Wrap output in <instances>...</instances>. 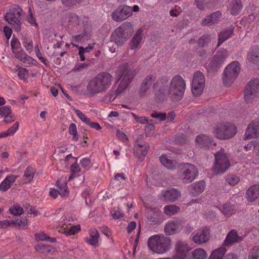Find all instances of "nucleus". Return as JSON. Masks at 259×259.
I'll list each match as a JSON object with an SVG mask.
<instances>
[{
  "label": "nucleus",
  "instance_id": "nucleus-51",
  "mask_svg": "<svg viewBox=\"0 0 259 259\" xmlns=\"http://www.w3.org/2000/svg\"><path fill=\"white\" fill-rule=\"evenodd\" d=\"M79 230H80V226L76 225V226H74L73 227H71L69 229H67L66 230H64V233L67 235L75 234Z\"/></svg>",
  "mask_w": 259,
  "mask_h": 259
},
{
  "label": "nucleus",
  "instance_id": "nucleus-46",
  "mask_svg": "<svg viewBox=\"0 0 259 259\" xmlns=\"http://www.w3.org/2000/svg\"><path fill=\"white\" fill-rule=\"evenodd\" d=\"M28 71L26 68L20 67L18 68V76L19 78L23 80H25L28 76Z\"/></svg>",
  "mask_w": 259,
  "mask_h": 259
},
{
  "label": "nucleus",
  "instance_id": "nucleus-63",
  "mask_svg": "<svg viewBox=\"0 0 259 259\" xmlns=\"http://www.w3.org/2000/svg\"><path fill=\"white\" fill-rule=\"evenodd\" d=\"M89 64L86 63H82L79 65H77L74 67L73 70L75 71H78L82 69L87 68Z\"/></svg>",
  "mask_w": 259,
  "mask_h": 259
},
{
  "label": "nucleus",
  "instance_id": "nucleus-6",
  "mask_svg": "<svg viewBox=\"0 0 259 259\" xmlns=\"http://www.w3.org/2000/svg\"><path fill=\"white\" fill-rule=\"evenodd\" d=\"M214 155V165L212 171L215 175L223 174L230 166L229 154L226 153L224 149H221Z\"/></svg>",
  "mask_w": 259,
  "mask_h": 259
},
{
  "label": "nucleus",
  "instance_id": "nucleus-17",
  "mask_svg": "<svg viewBox=\"0 0 259 259\" xmlns=\"http://www.w3.org/2000/svg\"><path fill=\"white\" fill-rule=\"evenodd\" d=\"M62 178L58 180L56 182V185L59 188V190L55 189H51L49 194L50 195L55 199L60 194L62 197H65L69 194V191L67 185V183L65 181L61 183Z\"/></svg>",
  "mask_w": 259,
  "mask_h": 259
},
{
  "label": "nucleus",
  "instance_id": "nucleus-50",
  "mask_svg": "<svg viewBox=\"0 0 259 259\" xmlns=\"http://www.w3.org/2000/svg\"><path fill=\"white\" fill-rule=\"evenodd\" d=\"M75 112L77 114L78 117L83 122L88 124L89 123V121L90 120L89 118L87 117L85 115H84L83 113H82L80 110L78 109L74 110Z\"/></svg>",
  "mask_w": 259,
  "mask_h": 259
},
{
  "label": "nucleus",
  "instance_id": "nucleus-56",
  "mask_svg": "<svg viewBox=\"0 0 259 259\" xmlns=\"http://www.w3.org/2000/svg\"><path fill=\"white\" fill-rule=\"evenodd\" d=\"M16 222L14 221H8V220H4L0 221V229L5 228L10 226V225L12 224L16 223Z\"/></svg>",
  "mask_w": 259,
  "mask_h": 259
},
{
  "label": "nucleus",
  "instance_id": "nucleus-8",
  "mask_svg": "<svg viewBox=\"0 0 259 259\" xmlns=\"http://www.w3.org/2000/svg\"><path fill=\"white\" fill-rule=\"evenodd\" d=\"M236 132V127L234 125L227 123L218 125L214 134L219 139L226 140L233 138Z\"/></svg>",
  "mask_w": 259,
  "mask_h": 259
},
{
  "label": "nucleus",
  "instance_id": "nucleus-38",
  "mask_svg": "<svg viewBox=\"0 0 259 259\" xmlns=\"http://www.w3.org/2000/svg\"><path fill=\"white\" fill-rule=\"evenodd\" d=\"M210 41V36L204 34L201 36L197 40V43L199 47L204 48L208 45Z\"/></svg>",
  "mask_w": 259,
  "mask_h": 259
},
{
  "label": "nucleus",
  "instance_id": "nucleus-49",
  "mask_svg": "<svg viewBox=\"0 0 259 259\" xmlns=\"http://www.w3.org/2000/svg\"><path fill=\"white\" fill-rule=\"evenodd\" d=\"M151 116L152 118L159 119L160 121H164L166 118V114L165 113H158L156 111H154L151 114Z\"/></svg>",
  "mask_w": 259,
  "mask_h": 259
},
{
  "label": "nucleus",
  "instance_id": "nucleus-19",
  "mask_svg": "<svg viewBox=\"0 0 259 259\" xmlns=\"http://www.w3.org/2000/svg\"><path fill=\"white\" fill-rule=\"evenodd\" d=\"M259 137V122L257 121H251L248 125L245 134L244 139H250Z\"/></svg>",
  "mask_w": 259,
  "mask_h": 259
},
{
  "label": "nucleus",
  "instance_id": "nucleus-15",
  "mask_svg": "<svg viewBox=\"0 0 259 259\" xmlns=\"http://www.w3.org/2000/svg\"><path fill=\"white\" fill-rule=\"evenodd\" d=\"M210 237V230L208 227L205 226L198 230L193 237L192 240L196 244H201L208 241Z\"/></svg>",
  "mask_w": 259,
  "mask_h": 259
},
{
  "label": "nucleus",
  "instance_id": "nucleus-61",
  "mask_svg": "<svg viewBox=\"0 0 259 259\" xmlns=\"http://www.w3.org/2000/svg\"><path fill=\"white\" fill-rule=\"evenodd\" d=\"M39 249L41 250L44 252H47L49 253L51 251L52 247L50 245H39L38 246Z\"/></svg>",
  "mask_w": 259,
  "mask_h": 259
},
{
  "label": "nucleus",
  "instance_id": "nucleus-16",
  "mask_svg": "<svg viewBox=\"0 0 259 259\" xmlns=\"http://www.w3.org/2000/svg\"><path fill=\"white\" fill-rule=\"evenodd\" d=\"M141 135L140 137L138 138L136 144L134 145V154L138 157V158L142 161L147 154L150 146L147 143L140 142L139 140L141 139Z\"/></svg>",
  "mask_w": 259,
  "mask_h": 259
},
{
  "label": "nucleus",
  "instance_id": "nucleus-9",
  "mask_svg": "<svg viewBox=\"0 0 259 259\" xmlns=\"http://www.w3.org/2000/svg\"><path fill=\"white\" fill-rule=\"evenodd\" d=\"M240 71L239 64L237 62H233L228 65L225 69L223 78L225 85H230L237 77Z\"/></svg>",
  "mask_w": 259,
  "mask_h": 259
},
{
  "label": "nucleus",
  "instance_id": "nucleus-37",
  "mask_svg": "<svg viewBox=\"0 0 259 259\" xmlns=\"http://www.w3.org/2000/svg\"><path fill=\"white\" fill-rule=\"evenodd\" d=\"M35 170L31 166L27 167L24 174V180L26 183L30 182L34 177Z\"/></svg>",
  "mask_w": 259,
  "mask_h": 259
},
{
  "label": "nucleus",
  "instance_id": "nucleus-13",
  "mask_svg": "<svg viewBox=\"0 0 259 259\" xmlns=\"http://www.w3.org/2000/svg\"><path fill=\"white\" fill-rule=\"evenodd\" d=\"M228 55L227 50L225 49H220L209 63V65L210 69L213 71H217L224 63Z\"/></svg>",
  "mask_w": 259,
  "mask_h": 259
},
{
  "label": "nucleus",
  "instance_id": "nucleus-59",
  "mask_svg": "<svg viewBox=\"0 0 259 259\" xmlns=\"http://www.w3.org/2000/svg\"><path fill=\"white\" fill-rule=\"evenodd\" d=\"M19 124V122L17 121L13 126H12L7 130L10 135L15 133L16 132L18 128Z\"/></svg>",
  "mask_w": 259,
  "mask_h": 259
},
{
  "label": "nucleus",
  "instance_id": "nucleus-30",
  "mask_svg": "<svg viewBox=\"0 0 259 259\" xmlns=\"http://www.w3.org/2000/svg\"><path fill=\"white\" fill-rule=\"evenodd\" d=\"M233 28H229L220 32L218 35V44L217 47L228 39L233 34Z\"/></svg>",
  "mask_w": 259,
  "mask_h": 259
},
{
  "label": "nucleus",
  "instance_id": "nucleus-3",
  "mask_svg": "<svg viewBox=\"0 0 259 259\" xmlns=\"http://www.w3.org/2000/svg\"><path fill=\"white\" fill-rule=\"evenodd\" d=\"M147 245L150 250L157 254H163L171 248V240L163 234L155 235L149 238Z\"/></svg>",
  "mask_w": 259,
  "mask_h": 259
},
{
  "label": "nucleus",
  "instance_id": "nucleus-14",
  "mask_svg": "<svg viewBox=\"0 0 259 259\" xmlns=\"http://www.w3.org/2000/svg\"><path fill=\"white\" fill-rule=\"evenodd\" d=\"M131 7L127 6H120L112 14L113 20L116 22L122 21L132 15Z\"/></svg>",
  "mask_w": 259,
  "mask_h": 259
},
{
  "label": "nucleus",
  "instance_id": "nucleus-32",
  "mask_svg": "<svg viewBox=\"0 0 259 259\" xmlns=\"http://www.w3.org/2000/svg\"><path fill=\"white\" fill-rule=\"evenodd\" d=\"M179 228V224L174 222L171 221L167 223L164 227V232L167 235H172L176 233Z\"/></svg>",
  "mask_w": 259,
  "mask_h": 259
},
{
  "label": "nucleus",
  "instance_id": "nucleus-22",
  "mask_svg": "<svg viewBox=\"0 0 259 259\" xmlns=\"http://www.w3.org/2000/svg\"><path fill=\"white\" fill-rule=\"evenodd\" d=\"M241 240V238L238 236L237 232L235 230H232L227 235L223 245L224 246H231L234 243L240 242Z\"/></svg>",
  "mask_w": 259,
  "mask_h": 259
},
{
  "label": "nucleus",
  "instance_id": "nucleus-62",
  "mask_svg": "<svg viewBox=\"0 0 259 259\" xmlns=\"http://www.w3.org/2000/svg\"><path fill=\"white\" fill-rule=\"evenodd\" d=\"M155 129V126L153 124L150 123L146 125L145 127V131L146 135H147V134H150L151 132L154 131Z\"/></svg>",
  "mask_w": 259,
  "mask_h": 259
},
{
  "label": "nucleus",
  "instance_id": "nucleus-2",
  "mask_svg": "<svg viewBox=\"0 0 259 259\" xmlns=\"http://www.w3.org/2000/svg\"><path fill=\"white\" fill-rule=\"evenodd\" d=\"M113 76L108 72H102L91 80L88 85V91L92 94L106 92L111 85Z\"/></svg>",
  "mask_w": 259,
  "mask_h": 259
},
{
  "label": "nucleus",
  "instance_id": "nucleus-60",
  "mask_svg": "<svg viewBox=\"0 0 259 259\" xmlns=\"http://www.w3.org/2000/svg\"><path fill=\"white\" fill-rule=\"evenodd\" d=\"M116 135L121 141H125L127 140L126 135L123 132L120 131L119 130H117L116 131Z\"/></svg>",
  "mask_w": 259,
  "mask_h": 259
},
{
  "label": "nucleus",
  "instance_id": "nucleus-25",
  "mask_svg": "<svg viewBox=\"0 0 259 259\" xmlns=\"http://www.w3.org/2000/svg\"><path fill=\"white\" fill-rule=\"evenodd\" d=\"M242 8L241 0H232L228 8L230 13L234 16L238 15Z\"/></svg>",
  "mask_w": 259,
  "mask_h": 259
},
{
  "label": "nucleus",
  "instance_id": "nucleus-29",
  "mask_svg": "<svg viewBox=\"0 0 259 259\" xmlns=\"http://www.w3.org/2000/svg\"><path fill=\"white\" fill-rule=\"evenodd\" d=\"M205 187V183L204 181L195 183L191 185L192 188L191 193L193 195H198L204 191Z\"/></svg>",
  "mask_w": 259,
  "mask_h": 259
},
{
  "label": "nucleus",
  "instance_id": "nucleus-40",
  "mask_svg": "<svg viewBox=\"0 0 259 259\" xmlns=\"http://www.w3.org/2000/svg\"><path fill=\"white\" fill-rule=\"evenodd\" d=\"M16 222L15 224H12L15 225L16 227L19 228V229H25L27 228V219L26 217L21 218V219H17L14 220Z\"/></svg>",
  "mask_w": 259,
  "mask_h": 259
},
{
  "label": "nucleus",
  "instance_id": "nucleus-11",
  "mask_svg": "<svg viewBox=\"0 0 259 259\" xmlns=\"http://www.w3.org/2000/svg\"><path fill=\"white\" fill-rule=\"evenodd\" d=\"M259 92V80L257 78L251 79L246 85L244 92V100L250 102Z\"/></svg>",
  "mask_w": 259,
  "mask_h": 259
},
{
  "label": "nucleus",
  "instance_id": "nucleus-55",
  "mask_svg": "<svg viewBox=\"0 0 259 259\" xmlns=\"http://www.w3.org/2000/svg\"><path fill=\"white\" fill-rule=\"evenodd\" d=\"M28 15L29 17L28 18V22L32 25H34L36 27H37V24L36 22L35 19L33 16L32 11L30 8L29 9Z\"/></svg>",
  "mask_w": 259,
  "mask_h": 259
},
{
  "label": "nucleus",
  "instance_id": "nucleus-12",
  "mask_svg": "<svg viewBox=\"0 0 259 259\" xmlns=\"http://www.w3.org/2000/svg\"><path fill=\"white\" fill-rule=\"evenodd\" d=\"M205 77L200 71L196 72L193 75L192 83V92L194 95H200L204 88Z\"/></svg>",
  "mask_w": 259,
  "mask_h": 259
},
{
  "label": "nucleus",
  "instance_id": "nucleus-52",
  "mask_svg": "<svg viewBox=\"0 0 259 259\" xmlns=\"http://www.w3.org/2000/svg\"><path fill=\"white\" fill-rule=\"evenodd\" d=\"M11 114H12V113L10 107L5 106L0 108V115L5 116L10 115Z\"/></svg>",
  "mask_w": 259,
  "mask_h": 259
},
{
  "label": "nucleus",
  "instance_id": "nucleus-36",
  "mask_svg": "<svg viewBox=\"0 0 259 259\" xmlns=\"http://www.w3.org/2000/svg\"><path fill=\"white\" fill-rule=\"evenodd\" d=\"M247 59L249 62L256 63L259 61V49L252 50L248 55Z\"/></svg>",
  "mask_w": 259,
  "mask_h": 259
},
{
  "label": "nucleus",
  "instance_id": "nucleus-34",
  "mask_svg": "<svg viewBox=\"0 0 259 259\" xmlns=\"http://www.w3.org/2000/svg\"><path fill=\"white\" fill-rule=\"evenodd\" d=\"M14 54H15L16 58L24 63H30L33 60L31 57L28 56L23 50H20V51H17L15 53H14Z\"/></svg>",
  "mask_w": 259,
  "mask_h": 259
},
{
  "label": "nucleus",
  "instance_id": "nucleus-1",
  "mask_svg": "<svg viewBox=\"0 0 259 259\" xmlns=\"http://www.w3.org/2000/svg\"><path fill=\"white\" fill-rule=\"evenodd\" d=\"M121 78L115 91L116 96L121 94L130 84L138 73V66L132 61L123 62L118 68Z\"/></svg>",
  "mask_w": 259,
  "mask_h": 259
},
{
  "label": "nucleus",
  "instance_id": "nucleus-26",
  "mask_svg": "<svg viewBox=\"0 0 259 259\" xmlns=\"http://www.w3.org/2000/svg\"><path fill=\"white\" fill-rule=\"evenodd\" d=\"M16 178V176L14 175L7 177L0 184V190L4 192L8 190L11 187V185L15 181Z\"/></svg>",
  "mask_w": 259,
  "mask_h": 259
},
{
  "label": "nucleus",
  "instance_id": "nucleus-54",
  "mask_svg": "<svg viewBox=\"0 0 259 259\" xmlns=\"http://www.w3.org/2000/svg\"><path fill=\"white\" fill-rule=\"evenodd\" d=\"M188 140L187 137L184 135H181L177 137L175 139V142L180 145L186 143Z\"/></svg>",
  "mask_w": 259,
  "mask_h": 259
},
{
  "label": "nucleus",
  "instance_id": "nucleus-5",
  "mask_svg": "<svg viewBox=\"0 0 259 259\" xmlns=\"http://www.w3.org/2000/svg\"><path fill=\"white\" fill-rule=\"evenodd\" d=\"M186 89L185 80L182 77L177 75L171 79L168 91V95L175 101L180 100L183 97Z\"/></svg>",
  "mask_w": 259,
  "mask_h": 259
},
{
  "label": "nucleus",
  "instance_id": "nucleus-58",
  "mask_svg": "<svg viewBox=\"0 0 259 259\" xmlns=\"http://www.w3.org/2000/svg\"><path fill=\"white\" fill-rule=\"evenodd\" d=\"M91 161L90 158H84L80 160V164L81 167L83 168H86L91 164Z\"/></svg>",
  "mask_w": 259,
  "mask_h": 259
},
{
  "label": "nucleus",
  "instance_id": "nucleus-18",
  "mask_svg": "<svg viewBox=\"0 0 259 259\" xmlns=\"http://www.w3.org/2000/svg\"><path fill=\"white\" fill-rule=\"evenodd\" d=\"M156 79V76L152 74H149L144 78L138 91V94L140 97L145 96L146 93Z\"/></svg>",
  "mask_w": 259,
  "mask_h": 259
},
{
  "label": "nucleus",
  "instance_id": "nucleus-57",
  "mask_svg": "<svg viewBox=\"0 0 259 259\" xmlns=\"http://www.w3.org/2000/svg\"><path fill=\"white\" fill-rule=\"evenodd\" d=\"M212 20H211L210 17H209V15L207 16L204 19H203L202 21L201 24L203 26H210L213 25V23L212 22Z\"/></svg>",
  "mask_w": 259,
  "mask_h": 259
},
{
  "label": "nucleus",
  "instance_id": "nucleus-35",
  "mask_svg": "<svg viewBox=\"0 0 259 259\" xmlns=\"http://www.w3.org/2000/svg\"><path fill=\"white\" fill-rule=\"evenodd\" d=\"M206 257V252L203 249L197 248L192 252V259H205Z\"/></svg>",
  "mask_w": 259,
  "mask_h": 259
},
{
  "label": "nucleus",
  "instance_id": "nucleus-4",
  "mask_svg": "<svg viewBox=\"0 0 259 259\" xmlns=\"http://www.w3.org/2000/svg\"><path fill=\"white\" fill-rule=\"evenodd\" d=\"M133 32L134 30L131 23L124 22L113 32L111 40L117 46H121L126 41Z\"/></svg>",
  "mask_w": 259,
  "mask_h": 259
},
{
  "label": "nucleus",
  "instance_id": "nucleus-31",
  "mask_svg": "<svg viewBox=\"0 0 259 259\" xmlns=\"http://www.w3.org/2000/svg\"><path fill=\"white\" fill-rule=\"evenodd\" d=\"M226 252V247L225 246H221L212 251L208 259H223Z\"/></svg>",
  "mask_w": 259,
  "mask_h": 259
},
{
  "label": "nucleus",
  "instance_id": "nucleus-23",
  "mask_svg": "<svg viewBox=\"0 0 259 259\" xmlns=\"http://www.w3.org/2000/svg\"><path fill=\"white\" fill-rule=\"evenodd\" d=\"M180 196L181 193L178 190L174 188L167 189L163 194L164 200L169 202L176 201Z\"/></svg>",
  "mask_w": 259,
  "mask_h": 259
},
{
  "label": "nucleus",
  "instance_id": "nucleus-20",
  "mask_svg": "<svg viewBox=\"0 0 259 259\" xmlns=\"http://www.w3.org/2000/svg\"><path fill=\"white\" fill-rule=\"evenodd\" d=\"M195 141L197 146L201 148L208 149L212 145H215V143H213L211 138L204 134H201L196 137Z\"/></svg>",
  "mask_w": 259,
  "mask_h": 259
},
{
  "label": "nucleus",
  "instance_id": "nucleus-10",
  "mask_svg": "<svg viewBox=\"0 0 259 259\" xmlns=\"http://www.w3.org/2000/svg\"><path fill=\"white\" fill-rule=\"evenodd\" d=\"M198 170L192 164L185 163L180 171V178L184 183H190L198 176Z\"/></svg>",
  "mask_w": 259,
  "mask_h": 259
},
{
  "label": "nucleus",
  "instance_id": "nucleus-42",
  "mask_svg": "<svg viewBox=\"0 0 259 259\" xmlns=\"http://www.w3.org/2000/svg\"><path fill=\"white\" fill-rule=\"evenodd\" d=\"M226 182L231 186L237 184L240 181V178L234 175L229 174L226 178Z\"/></svg>",
  "mask_w": 259,
  "mask_h": 259
},
{
  "label": "nucleus",
  "instance_id": "nucleus-47",
  "mask_svg": "<svg viewBox=\"0 0 259 259\" xmlns=\"http://www.w3.org/2000/svg\"><path fill=\"white\" fill-rule=\"evenodd\" d=\"M222 16V13L220 11H216L209 15L211 20H212L213 24H215L220 20V19Z\"/></svg>",
  "mask_w": 259,
  "mask_h": 259
},
{
  "label": "nucleus",
  "instance_id": "nucleus-27",
  "mask_svg": "<svg viewBox=\"0 0 259 259\" xmlns=\"http://www.w3.org/2000/svg\"><path fill=\"white\" fill-rule=\"evenodd\" d=\"M99 236V233L96 229L91 230L90 232V238H87L85 239L86 242L91 245L97 246L98 245Z\"/></svg>",
  "mask_w": 259,
  "mask_h": 259
},
{
  "label": "nucleus",
  "instance_id": "nucleus-44",
  "mask_svg": "<svg viewBox=\"0 0 259 259\" xmlns=\"http://www.w3.org/2000/svg\"><path fill=\"white\" fill-rule=\"evenodd\" d=\"M69 133L73 135L72 139L74 141H77L78 139V136L77 133V128L75 124L72 123L70 124L69 127Z\"/></svg>",
  "mask_w": 259,
  "mask_h": 259
},
{
  "label": "nucleus",
  "instance_id": "nucleus-28",
  "mask_svg": "<svg viewBox=\"0 0 259 259\" xmlns=\"http://www.w3.org/2000/svg\"><path fill=\"white\" fill-rule=\"evenodd\" d=\"M142 30L139 29L135 34L130 44L131 49H135L139 45L142 39Z\"/></svg>",
  "mask_w": 259,
  "mask_h": 259
},
{
  "label": "nucleus",
  "instance_id": "nucleus-43",
  "mask_svg": "<svg viewBox=\"0 0 259 259\" xmlns=\"http://www.w3.org/2000/svg\"><path fill=\"white\" fill-rule=\"evenodd\" d=\"M10 212L16 215H20L23 212V208L19 205H15L11 207L9 209Z\"/></svg>",
  "mask_w": 259,
  "mask_h": 259
},
{
  "label": "nucleus",
  "instance_id": "nucleus-48",
  "mask_svg": "<svg viewBox=\"0 0 259 259\" xmlns=\"http://www.w3.org/2000/svg\"><path fill=\"white\" fill-rule=\"evenodd\" d=\"M62 4L66 7H72L79 4L83 0H61Z\"/></svg>",
  "mask_w": 259,
  "mask_h": 259
},
{
  "label": "nucleus",
  "instance_id": "nucleus-39",
  "mask_svg": "<svg viewBox=\"0 0 259 259\" xmlns=\"http://www.w3.org/2000/svg\"><path fill=\"white\" fill-rule=\"evenodd\" d=\"M165 90L163 87H160L156 92L155 98L158 102H162L165 98Z\"/></svg>",
  "mask_w": 259,
  "mask_h": 259
},
{
  "label": "nucleus",
  "instance_id": "nucleus-7",
  "mask_svg": "<svg viewBox=\"0 0 259 259\" xmlns=\"http://www.w3.org/2000/svg\"><path fill=\"white\" fill-rule=\"evenodd\" d=\"M23 10L18 5H14L10 9L9 12L5 15V20L8 22L17 32L21 30V20Z\"/></svg>",
  "mask_w": 259,
  "mask_h": 259
},
{
  "label": "nucleus",
  "instance_id": "nucleus-53",
  "mask_svg": "<svg viewBox=\"0 0 259 259\" xmlns=\"http://www.w3.org/2000/svg\"><path fill=\"white\" fill-rule=\"evenodd\" d=\"M11 46L12 52L14 53H15L17 50L19 48L20 43L18 39L13 38L11 41Z\"/></svg>",
  "mask_w": 259,
  "mask_h": 259
},
{
  "label": "nucleus",
  "instance_id": "nucleus-64",
  "mask_svg": "<svg viewBox=\"0 0 259 259\" xmlns=\"http://www.w3.org/2000/svg\"><path fill=\"white\" fill-rule=\"evenodd\" d=\"M4 117V122L7 123H11V122L14 121L15 119V116L12 114L5 116Z\"/></svg>",
  "mask_w": 259,
  "mask_h": 259
},
{
  "label": "nucleus",
  "instance_id": "nucleus-24",
  "mask_svg": "<svg viewBox=\"0 0 259 259\" xmlns=\"http://www.w3.org/2000/svg\"><path fill=\"white\" fill-rule=\"evenodd\" d=\"M247 200L250 202L255 201L259 197V185L250 187L246 192Z\"/></svg>",
  "mask_w": 259,
  "mask_h": 259
},
{
  "label": "nucleus",
  "instance_id": "nucleus-33",
  "mask_svg": "<svg viewBox=\"0 0 259 259\" xmlns=\"http://www.w3.org/2000/svg\"><path fill=\"white\" fill-rule=\"evenodd\" d=\"M160 160L161 164L168 169H174L176 167V162L168 159L164 155L160 157Z\"/></svg>",
  "mask_w": 259,
  "mask_h": 259
},
{
  "label": "nucleus",
  "instance_id": "nucleus-41",
  "mask_svg": "<svg viewBox=\"0 0 259 259\" xmlns=\"http://www.w3.org/2000/svg\"><path fill=\"white\" fill-rule=\"evenodd\" d=\"M179 207L175 205H167L164 207V212L167 215L175 214L179 210Z\"/></svg>",
  "mask_w": 259,
  "mask_h": 259
},
{
  "label": "nucleus",
  "instance_id": "nucleus-21",
  "mask_svg": "<svg viewBox=\"0 0 259 259\" xmlns=\"http://www.w3.org/2000/svg\"><path fill=\"white\" fill-rule=\"evenodd\" d=\"M176 257L178 259H185L188 252L190 250L187 244L181 241H179L176 244Z\"/></svg>",
  "mask_w": 259,
  "mask_h": 259
},
{
  "label": "nucleus",
  "instance_id": "nucleus-45",
  "mask_svg": "<svg viewBox=\"0 0 259 259\" xmlns=\"http://www.w3.org/2000/svg\"><path fill=\"white\" fill-rule=\"evenodd\" d=\"M249 259H259V247L255 246L250 249L249 254Z\"/></svg>",
  "mask_w": 259,
  "mask_h": 259
}]
</instances>
